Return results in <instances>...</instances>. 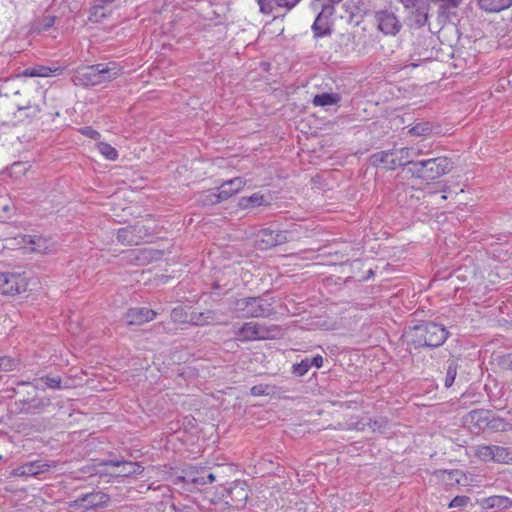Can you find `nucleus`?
I'll return each instance as SVG.
<instances>
[{
  "mask_svg": "<svg viewBox=\"0 0 512 512\" xmlns=\"http://www.w3.org/2000/svg\"><path fill=\"white\" fill-rule=\"evenodd\" d=\"M40 111V106L32 103L26 92L0 94V116L7 122L17 123L33 119L38 117Z\"/></svg>",
  "mask_w": 512,
  "mask_h": 512,
  "instance_id": "f257e3e1",
  "label": "nucleus"
},
{
  "mask_svg": "<svg viewBox=\"0 0 512 512\" xmlns=\"http://www.w3.org/2000/svg\"><path fill=\"white\" fill-rule=\"evenodd\" d=\"M411 342L415 347L441 346L448 337V331L442 325L434 322H427L417 325L411 329Z\"/></svg>",
  "mask_w": 512,
  "mask_h": 512,
  "instance_id": "f03ea898",
  "label": "nucleus"
},
{
  "mask_svg": "<svg viewBox=\"0 0 512 512\" xmlns=\"http://www.w3.org/2000/svg\"><path fill=\"white\" fill-rule=\"evenodd\" d=\"M230 308L245 318L267 317L273 313L271 304L260 297L233 299Z\"/></svg>",
  "mask_w": 512,
  "mask_h": 512,
  "instance_id": "7ed1b4c3",
  "label": "nucleus"
},
{
  "mask_svg": "<svg viewBox=\"0 0 512 512\" xmlns=\"http://www.w3.org/2000/svg\"><path fill=\"white\" fill-rule=\"evenodd\" d=\"M475 455L484 462L512 464V449L508 447L482 444L476 446Z\"/></svg>",
  "mask_w": 512,
  "mask_h": 512,
  "instance_id": "20e7f679",
  "label": "nucleus"
},
{
  "mask_svg": "<svg viewBox=\"0 0 512 512\" xmlns=\"http://www.w3.org/2000/svg\"><path fill=\"white\" fill-rule=\"evenodd\" d=\"M377 29L386 36H396L402 29V22L391 10L382 9L374 13Z\"/></svg>",
  "mask_w": 512,
  "mask_h": 512,
  "instance_id": "39448f33",
  "label": "nucleus"
},
{
  "mask_svg": "<svg viewBox=\"0 0 512 512\" xmlns=\"http://www.w3.org/2000/svg\"><path fill=\"white\" fill-rule=\"evenodd\" d=\"M15 241L20 249L27 252L46 254L54 247V242L51 239L37 235H19Z\"/></svg>",
  "mask_w": 512,
  "mask_h": 512,
  "instance_id": "423d86ee",
  "label": "nucleus"
},
{
  "mask_svg": "<svg viewBox=\"0 0 512 512\" xmlns=\"http://www.w3.org/2000/svg\"><path fill=\"white\" fill-rule=\"evenodd\" d=\"M27 289V279L20 273L0 272V293L3 295L20 294Z\"/></svg>",
  "mask_w": 512,
  "mask_h": 512,
  "instance_id": "0eeeda50",
  "label": "nucleus"
},
{
  "mask_svg": "<svg viewBox=\"0 0 512 512\" xmlns=\"http://www.w3.org/2000/svg\"><path fill=\"white\" fill-rule=\"evenodd\" d=\"M235 337L241 342L267 339L269 330L261 324L246 322L235 332Z\"/></svg>",
  "mask_w": 512,
  "mask_h": 512,
  "instance_id": "6e6552de",
  "label": "nucleus"
},
{
  "mask_svg": "<svg viewBox=\"0 0 512 512\" xmlns=\"http://www.w3.org/2000/svg\"><path fill=\"white\" fill-rule=\"evenodd\" d=\"M286 241V235L277 229V226H270L261 229L256 235V242L260 249H268Z\"/></svg>",
  "mask_w": 512,
  "mask_h": 512,
  "instance_id": "1a4fd4ad",
  "label": "nucleus"
},
{
  "mask_svg": "<svg viewBox=\"0 0 512 512\" xmlns=\"http://www.w3.org/2000/svg\"><path fill=\"white\" fill-rule=\"evenodd\" d=\"M109 500V496L103 492H92L78 497L72 502L71 507L91 510L107 506Z\"/></svg>",
  "mask_w": 512,
  "mask_h": 512,
  "instance_id": "9d476101",
  "label": "nucleus"
},
{
  "mask_svg": "<svg viewBox=\"0 0 512 512\" xmlns=\"http://www.w3.org/2000/svg\"><path fill=\"white\" fill-rule=\"evenodd\" d=\"M179 479L196 485H205L215 481V474L207 467H189Z\"/></svg>",
  "mask_w": 512,
  "mask_h": 512,
  "instance_id": "9b49d317",
  "label": "nucleus"
},
{
  "mask_svg": "<svg viewBox=\"0 0 512 512\" xmlns=\"http://www.w3.org/2000/svg\"><path fill=\"white\" fill-rule=\"evenodd\" d=\"M146 237L145 226H124L117 233L118 241L125 245H138Z\"/></svg>",
  "mask_w": 512,
  "mask_h": 512,
  "instance_id": "f8f14e48",
  "label": "nucleus"
},
{
  "mask_svg": "<svg viewBox=\"0 0 512 512\" xmlns=\"http://www.w3.org/2000/svg\"><path fill=\"white\" fill-rule=\"evenodd\" d=\"M452 169V162L447 157H436L426 160L427 180H434L445 175Z\"/></svg>",
  "mask_w": 512,
  "mask_h": 512,
  "instance_id": "ddd939ff",
  "label": "nucleus"
},
{
  "mask_svg": "<svg viewBox=\"0 0 512 512\" xmlns=\"http://www.w3.org/2000/svg\"><path fill=\"white\" fill-rule=\"evenodd\" d=\"M72 81L77 86L88 87L99 85L96 64L76 69L72 76Z\"/></svg>",
  "mask_w": 512,
  "mask_h": 512,
  "instance_id": "4468645a",
  "label": "nucleus"
},
{
  "mask_svg": "<svg viewBox=\"0 0 512 512\" xmlns=\"http://www.w3.org/2000/svg\"><path fill=\"white\" fill-rule=\"evenodd\" d=\"M488 412L480 409L472 410L468 414V418L471 421L479 422H487V425H489L492 429L506 432L512 429V425L505 420L501 418H493L490 421H488Z\"/></svg>",
  "mask_w": 512,
  "mask_h": 512,
  "instance_id": "2eb2a0df",
  "label": "nucleus"
},
{
  "mask_svg": "<svg viewBox=\"0 0 512 512\" xmlns=\"http://www.w3.org/2000/svg\"><path fill=\"white\" fill-rule=\"evenodd\" d=\"M52 465L43 460H36L32 462H27L17 468H15L11 475L17 477L23 476H37L43 472L48 471Z\"/></svg>",
  "mask_w": 512,
  "mask_h": 512,
  "instance_id": "dca6fc26",
  "label": "nucleus"
},
{
  "mask_svg": "<svg viewBox=\"0 0 512 512\" xmlns=\"http://www.w3.org/2000/svg\"><path fill=\"white\" fill-rule=\"evenodd\" d=\"M157 313L147 307L130 308L125 314V320L129 325H142L152 321Z\"/></svg>",
  "mask_w": 512,
  "mask_h": 512,
  "instance_id": "f3484780",
  "label": "nucleus"
},
{
  "mask_svg": "<svg viewBox=\"0 0 512 512\" xmlns=\"http://www.w3.org/2000/svg\"><path fill=\"white\" fill-rule=\"evenodd\" d=\"M407 24L410 28H421L428 23L429 4L423 3L408 9Z\"/></svg>",
  "mask_w": 512,
  "mask_h": 512,
  "instance_id": "a211bd4d",
  "label": "nucleus"
},
{
  "mask_svg": "<svg viewBox=\"0 0 512 512\" xmlns=\"http://www.w3.org/2000/svg\"><path fill=\"white\" fill-rule=\"evenodd\" d=\"M96 71L98 74L99 85L105 82H110L122 74V68L116 62L96 64Z\"/></svg>",
  "mask_w": 512,
  "mask_h": 512,
  "instance_id": "6ab92c4d",
  "label": "nucleus"
},
{
  "mask_svg": "<svg viewBox=\"0 0 512 512\" xmlns=\"http://www.w3.org/2000/svg\"><path fill=\"white\" fill-rule=\"evenodd\" d=\"M271 201L272 196L270 193L262 194L260 192H256L251 196L241 197L238 201V207L243 210H252L260 206L270 205Z\"/></svg>",
  "mask_w": 512,
  "mask_h": 512,
  "instance_id": "aec40b11",
  "label": "nucleus"
},
{
  "mask_svg": "<svg viewBox=\"0 0 512 512\" xmlns=\"http://www.w3.org/2000/svg\"><path fill=\"white\" fill-rule=\"evenodd\" d=\"M333 14L318 13L312 26V32L314 38H321L330 36L332 33V21L331 16Z\"/></svg>",
  "mask_w": 512,
  "mask_h": 512,
  "instance_id": "412c9836",
  "label": "nucleus"
},
{
  "mask_svg": "<svg viewBox=\"0 0 512 512\" xmlns=\"http://www.w3.org/2000/svg\"><path fill=\"white\" fill-rule=\"evenodd\" d=\"M246 182L247 181L242 177H235L224 181L220 187L217 188L218 197H220L222 201L229 199L238 193L246 185Z\"/></svg>",
  "mask_w": 512,
  "mask_h": 512,
  "instance_id": "4be33fe9",
  "label": "nucleus"
},
{
  "mask_svg": "<svg viewBox=\"0 0 512 512\" xmlns=\"http://www.w3.org/2000/svg\"><path fill=\"white\" fill-rule=\"evenodd\" d=\"M104 464L120 468L119 472L114 474L119 477H129L141 474L143 471V467L137 462L109 460L104 462Z\"/></svg>",
  "mask_w": 512,
  "mask_h": 512,
  "instance_id": "5701e85b",
  "label": "nucleus"
},
{
  "mask_svg": "<svg viewBox=\"0 0 512 512\" xmlns=\"http://www.w3.org/2000/svg\"><path fill=\"white\" fill-rule=\"evenodd\" d=\"M394 150L380 151L371 155L370 161L373 166L384 165L388 170H394L397 167Z\"/></svg>",
  "mask_w": 512,
  "mask_h": 512,
  "instance_id": "b1692460",
  "label": "nucleus"
},
{
  "mask_svg": "<svg viewBox=\"0 0 512 512\" xmlns=\"http://www.w3.org/2000/svg\"><path fill=\"white\" fill-rule=\"evenodd\" d=\"M62 71L63 68L59 66L49 67L45 65H36L25 69L24 75L28 77H51L60 75Z\"/></svg>",
  "mask_w": 512,
  "mask_h": 512,
  "instance_id": "393cba45",
  "label": "nucleus"
},
{
  "mask_svg": "<svg viewBox=\"0 0 512 512\" xmlns=\"http://www.w3.org/2000/svg\"><path fill=\"white\" fill-rule=\"evenodd\" d=\"M216 312L212 310H207L205 312H195L192 311L189 314V319L187 323L196 325V326H204L209 324L216 323Z\"/></svg>",
  "mask_w": 512,
  "mask_h": 512,
  "instance_id": "a878e982",
  "label": "nucleus"
},
{
  "mask_svg": "<svg viewBox=\"0 0 512 512\" xmlns=\"http://www.w3.org/2000/svg\"><path fill=\"white\" fill-rule=\"evenodd\" d=\"M480 8L486 12L495 13L509 8L512 0H477Z\"/></svg>",
  "mask_w": 512,
  "mask_h": 512,
  "instance_id": "bb28decb",
  "label": "nucleus"
},
{
  "mask_svg": "<svg viewBox=\"0 0 512 512\" xmlns=\"http://www.w3.org/2000/svg\"><path fill=\"white\" fill-rule=\"evenodd\" d=\"M387 426V421L384 418L372 420L370 418L362 419L355 426L357 430L365 431L369 428L372 432H383Z\"/></svg>",
  "mask_w": 512,
  "mask_h": 512,
  "instance_id": "cd10ccee",
  "label": "nucleus"
},
{
  "mask_svg": "<svg viewBox=\"0 0 512 512\" xmlns=\"http://www.w3.org/2000/svg\"><path fill=\"white\" fill-rule=\"evenodd\" d=\"M394 153L397 167L409 168L415 162L413 158V151L410 147L394 150Z\"/></svg>",
  "mask_w": 512,
  "mask_h": 512,
  "instance_id": "c85d7f7f",
  "label": "nucleus"
},
{
  "mask_svg": "<svg viewBox=\"0 0 512 512\" xmlns=\"http://www.w3.org/2000/svg\"><path fill=\"white\" fill-rule=\"evenodd\" d=\"M341 0H312L310 8L317 13L333 14L334 5Z\"/></svg>",
  "mask_w": 512,
  "mask_h": 512,
  "instance_id": "c756f323",
  "label": "nucleus"
},
{
  "mask_svg": "<svg viewBox=\"0 0 512 512\" xmlns=\"http://www.w3.org/2000/svg\"><path fill=\"white\" fill-rule=\"evenodd\" d=\"M340 97L334 93H322L315 95L312 103L314 106L324 107L336 104Z\"/></svg>",
  "mask_w": 512,
  "mask_h": 512,
  "instance_id": "7c9ffc66",
  "label": "nucleus"
},
{
  "mask_svg": "<svg viewBox=\"0 0 512 512\" xmlns=\"http://www.w3.org/2000/svg\"><path fill=\"white\" fill-rule=\"evenodd\" d=\"M489 508L508 509L512 507V500L505 496L494 495L485 500Z\"/></svg>",
  "mask_w": 512,
  "mask_h": 512,
  "instance_id": "2f4dec72",
  "label": "nucleus"
},
{
  "mask_svg": "<svg viewBox=\"0 0 512 512\" xmlns=\"http://www.w3.org/2000/svg\"><path fill=\"white\" fill-rule=\"evenodd\" d=\"M257 2L263 14L270 15L276 13L278 9H285L280 0H257Z\"/></svg>",
  "mask_w": 512,
  "mask_h": 512,
  "instance_id": "473e14b6",
  "label": "nucleus"
},
{
  "mask_svg": "<svg viewBox=\"0 0 512 512\" xmlns=\"http://www.w3.org/2000/svg\"><path fill=\"white\" fill-rule=\"evenodd\" d=\"M202 205H215L222 201L220 197H218V191L216 190H206L199 194L197 199Z\"/></svg>",
  "mask_w": 512,
  "mask_h": 512,
  "instance_id": "72a5a7b5",
  "label": "nucleus"
},
{
  "mask_svg": "<svg viewBox=\"0 0 512 512\" xmlns=\"http://www.w3.org/2000/svg\"><path fill=\"white\" fill-rule=\"evenodd\" d=\"M407 171L415 178L427 180L426 160L415 161Z\"/></svg>",
  "mask_w": 512,
  "mask_h": 512,
  "instance_id": "f704fd0d",
  "label": "nucleus"
},
{
  "mask_svg": "<svg viewBox=\"0 0 512 512\" xmlns=\"http://www.w3.org/2000/svg\"><path fill=\"white\" fill-rule=\"evenodd\" d=\"M97 150L107 159L114 161L118 158V151L106 142H98L96 144Z\"/></svg>",
  "mask_w": 512,
  "mask_h": 512,
  "instance_id": "c9c22d12",
  "label": "nucleus"
},
{
  "mask_svg": "<svg viewBox=\"0 0 512 512\" xmlns=\"http://www.w3.org/2000/svg\"><path fill=\"white\" fill-rule=\"evenodd\" d=\"M457 369L458 365L455 360H448L447 362V370H446V377H445V387L449 388L454 383V380L457 375Z\"/></svg>",
  "mask_w": 512,
  "mask_h": 512,
  "instance_id": "e433bc0d",
  "label": "nucleus"
},
{
  "mask_svg": "<svg viewBox=\"0 0 512 512\" xmlns=\"http://www.w3.org/2000/svg\"><path fill=\"white\" fill-rule=\"evenodd\" d=\"M39 381L43 382L46 388L59 390L62 389V380L59 376H43L39 379Z\"/></svg>",
  "mask_w": 512,
  "mask_h": 512,
  "instance_id": "4c0bfd02",
  "label": "nucleus"
},
{
  "mask_svg": "<svg viewBox=\"0 0 512 512\" xmlns=\"http://www.w3.org/2000/svg\"><path fill=\"white\" fill-rule=\"evenodd\" d=\"M107 16V10L104 5L97 4L95 5L90 13V21L93 22H100L102 19H104Z\"/></svg>",
  "mask_w": 512,
  "mask_h": 512,
  "instance_id": "58836bf2",
  "label": "nucleus"
},
{
  "mask_svg": "<svg viewBox=\"0 0 512 512\" xmlns=\"http://www.w3.org/2000/svg\"><path fill=\"white\" fill-rule=\"evenodd\" d=\"M274 389L275 387L271 385L258 384L250 389V393L253 396L271 395L274 393Z\"/></svg>",
  "mask_w": 512,
  "mask_h": 512,
  "instance_id": "ea45409f",
  "label": "nucleus"
},
{
  "mask_svg": "<svg viewBox=\"0 0 512 512\" xmlns=\"http://www.w3.org/2000/svg\"><path fill=\"white\" fill-rule=\"evenodd\" d=\"M18 361L8 357V356H0V371H13L17 369Z\"/></svg>",
  "mask_w": 512,
  "mask_h": 512,
  "instance_id": "a19ab883",
  "label": "nucleus"
},
{
  "mask_svg": "<svg viewBox=\"0 0 512 512\" xmlns=\"http://www.w3.org/2000/svg\"><path fill=\"white\" fill-rule=\"evenodd\" d=\"M431 131V126L428 122H421L413 126L409 133L414 136H424L429 134Z\"/></svg>",
  "mask_w": 512,
  "mask_h": 512,
  "instance_id": "79ce46f5",
  "label": "nucleus"
},
{
  "mask_svg": "<svg viewBox=\"0 0 512 512\" xmlns=\"http://www.w3.org/2000/svg\"><path fill=\"white\" fill-rule=\"evenodd\" d=\"M50 404L49 400H45L42 398L39 399H33L32 402L28 405L26 411L29 413L32 412H39L43 410L46 406Z\"/></svg>",
  "mask_w": 512,
  "mask_h": 512,
  "instance_id": "37998d69",
  "label": "nucleus"
},
{
  "mask_svg": "<svg viewBox=\"0 0 512 512\" xmlns=\"http://www.w3.org/2000/svg\"><path fill=\"white\" fill-rule=\"evenodd\" d=\"M311 368L310 359L306 358L300 363L293 365V372L299 376H303Z\"/></svg>",
  "mask_w": 512,
  "mask_h": 512,
  "instance_id": "c03bdc74",
  "label": "nucleus"
},
{
  "mask_svg": "<svg viewBox=\"0 0 512 512\" xmlns=\"http://www.w3.org/2000/svg\"><path fill=\"white\" fill-rule=\"evenodd\" d=\"M497 364L504 370L512 371V352L499 356L497 358Z\"/></svg>",
  "mask_w": 512,
  "mask_h": 512,
  "instance_id": "a18cd8bd",
  "label": "nucleus"
},
{
  "mask_svg": "<svg viewBox=\"0 0 512 512\" xmlns=\"http://www.w3.org/2000/svg\"><path fill=\"white\" fill-rule=\"evenodd\" d=\"M470 502V498L467 496H456L451 500L449 503L450 508H462L467 506V504Z\"/></svg>",
  "mask_w": 512,
  "mask_h": 512,
  "instance_id": "49530a36",
  "label": "nucleus"
},
{
  "mask_svg": "<svg viewBox=\"0 0 512 512\" xmlns=\"http://www.w3.org/2000/svg\"><path fill=\"white\" fill-rule=\"evenodd\" d=\"M171 318L175 322L180 323H187V320L189 319V315H184L182 308H175L171 312Z\"/></svg>",
  "mask_w": 512,
  "mask_h": 512,
  "instance_id": "de8ad7c7",
  "label": "nucleus"
},
{
  "mask_svg": "<svg viewBox=\"0 0 512 512\" xmlns=\"http://www.w3.org/2000/svg\"><path fill=\"white\" fill-rule=\"evenodd\" d=\"M80 133L94 140H98L101 137L100 133L90 126L81 128Z\"/></svg>",
  "mask_w": 512,
  "mask_h": 512,
  "instance_id": "09e8293b",
  "label": "nucleus"
},
{
  "mask_svg": "<svg viewBox=\"0 0 512 512\" xmlns=\"http://www.w3.org/2000/svg\"><path fill=\"white\" fill-rule=\"evenodd\" d=\"M398 1L404 6L405 9H410V7H415L420 4L425 3V1H423V0H398Z\"/></svg>",
  "mask_w": 512,
  "mask_h": 512,
  "instance_id": "8fccbe9b",
  "label": "nucleus"
},
{
  "mask_svg": "<svg viewBox=\"0 0 512 512\" xmlns=\"http://www.w3.org/2000/svg\"><path fill=\"white\" fill-rule=\"evenodd\" d=\"M55 23V17L54 16H47L43 19L41 29L47 30L51 28Z\"/></svg>",
  "mask_w": 512,
  "mask_h": 512,
  "instance_id": "3c124183",
  "label": "nucleus"
},
{
  "mask_svg": "<svg viewBox=\"0 0 512 512\" xmlns=\"http://www.w3.org/2000/svg\"><path fill=\"white\" fill-rule=\"evenodd\" d=\"M287 11L294 8L301 0H280Z\"/></svg>",
  "mask_w": 512,
  "mask_h": 512,
  "instance_id": "603ef678",
  "label": "nucleus"
},
{
  "mask_svg": "<svg viewBox=\"0 0 512 512\" xmlns=\"http://www.w3.org/2000/svg\"><path fill=\"white\" fill-rule=\"evenodd\" d=\"M311 367L315 366L317 368H320L323 364V358L321 355H316L312 359H310Z\"/></svg>",
  "mask_w": 512,
  "mask_h": 512,
  "instance_id": "864d4df0",
  "label": "nucleus"
},
{
  "mask_svg": "<svg viewBox=\"0 0 512 512\" xmlns=\"http://www.w3.org/2000/svg\"><path fill=\"white\" fill-rule=\"evenodd\" d=\"M413 151V158H417L419 156H421L423 154V151L422 149H420L419 147H410Z\"/></svg>",
  "mask_w": 512,
  "mask_h": 512,
  "instance_id": "5fc2aeb1",
  "label": "nucleus"
},
{
  "mask_svg": "<svg viewBox=\"0 0 512 512\" xmlns=\"http://www.w3.org/2000/svg\"><path fill=\"white\" fill-rule=\"evenodd\" d=\"M115 0H97L98 4H101V5H106V4H109V3H112L114 2Z\"/></svg>",
  "mask_w": 512,
  "mask_h": 512,
  "instance_id": "6e6d98bb",
  "label": "nucleus"
},
{
  "mask_svg": "<svg viewBox=\"0 0 512 512\" xmlns=\"http://www.w3.org/2000/svg\"><path fill=\"white\" fill-rule=\"evenodd\" d=\"M22 385H27V384H30L29 382H22L21 383Z\"/></svg>",
  "mask_w": 512,
  "mask_h": 512,
  "instance_id": "4d7b16f0",
  "label": "nucleus"
},
{
  "mask_svg": "<svg viewBox=\"0 0 512 512\" xmlns=\"http://www.w3.org/2000/svg\"><path fill=\"white\" fill-rule=\"evenodd\" d=\"M247 497H248V496H247V494H245V495L243 496V500H246V499H247Z\"/></svg>",
  "mask_w": 512,
  "mask_h": 512,
  "instance_id": "13d9d810",
  "label": "nucleus"
}]
</instances>
